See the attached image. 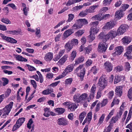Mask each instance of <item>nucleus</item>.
<instances>
[{
	"label": "nucleus",
	"instance_id": "nucleus-1",
	"mask_svg": "<svg viewBox=\"0 0 132 132\" xmlns=\"http://www.w3.org/2000/svg\"><path fill=\"white\" fill-rule=\"evenodd\" d=\"M85 71V69L83 67H78L75 70V72L77 73V76L80 78L81 81L83 80Z\"/></svg>",
	"mask_w": 132,
	"mask_h": 132
},
{
	"label": "nucleus",
	"instance_id": "nucleus-2",
	"mask_svg": "<svg viewBox=\"0 0 132 132\" xmlns=\"http://www.w3.org/2000/svg\"><path fill=\"white\" fill-rule=\"evenodd\" d=\"M118 34L116 31L114 29L111 30L106 35L104 36V41L106 42L108 40L112 39L115 37Z\"/></svg>",
	"mask_w": 132,
	"mask_h": 132
},
{
	"label": "nucleus",
	"instance_id": "nucleus-3",
	"mask_svg": "<svg viewBox=\"0 0 132 132\" xmlns=\"http://www.w3.org/2000/svg\"><path fill=\"white\" fill-rule=\"evenodd\" d=\"M98 22L96 21L91 22L90 24L92 26L90 29V33L93 34H96L99 31V29L97 27Z\"/></svg>",
	"mask_w": 132,
	"mask_h": 132
},
{
	"label": "nucleus",
	"instance_id": "nucleus-4",
	"mask_svg": "<svg viewBox=\"0 0 132 132\" xmlns=\"http://www.w3.org/2000/svg\"><path fill=\"white\" fill-rule=\"evenodd\" d=\"M13 104V102H11L8 105L1 110L3 111L2 113H3V116L8 115L12 108Z\"/></svg>",
	"mask_w": 132,
	"mask_h": 132
},
{
	"label": "nucleus",
	"instance_id": "nucleus-5",
	"mask_svg": "<svg viewBox=\"0 0 132 132\" xmlns=\"http://www.w3.org/2000/svg\"><path fill=\"white\" fill-rule=\"evenodd\" d=\"M128 28V26L125 24L121 25L117 31L118 35L119 36L124 34L127 30Z\"/></svg>",
	"mask_w": 132,
	"mask_h": 132
},
{
	"label": "nucleus",
	"instance_id": "nucleus-6",
	"mask_svg": "<svg viewBox=\"0 0 132 132\" xmlns=\"http://www.w3.org/2000/svg\"><path fill=\"white\" fill-rule=\"evenodd\" d=\"M106 42H101L99 43L98 46V50L101 52H104L107 49V46L106 45Z\"/></svg>",
	"mask_w": 132,
	"mask_h": 132
},
{
	"label": "nucleus",
	"instance_id": "nucleus-7",
	"mask_svg": "<svg viewBox=\"0 0 132 132\" xmlns=\"http://www.w3.org/2000/svg\"><path fill=\"white\" fill-rule=\"evenodd\" d=\"M98 84L100 87L102 88V89H103L107 86V81L103 77H101L99 79Z\"/></svg>",
	"mask_w": 132,
	"mask_h": 132
},
{
	"label": "nucleus",
	"instance_id": "nucleus-8",
	"mask_svg": "<svg viewBox=\"0 0 132 132\" xmlns=\"http://www.w3.org/2000/svg\"><path fill=\"white\" fill-rule=\"evenodd\" d=\"M96 89V87L95 85H93L91 89L90 93L88 97V102H89L91 99H92L94 97Z\"/></svg>",
	"mask_w": 132,
	"mask_h": 132
},
{
	"label": "nucleus",
	"instance_id": "nucleus-9",
	"mask_svg": "<svg viewBox=\"0 0 132 132\" xmlns=\"http://www.w3.org/2000/svg\"><path fill=\"white\" fill-rule=\"evenodd\" d=\"M116 23L113 21L108 22L103 27L104 29H112L116 25Z\"/></svg>",
	"mask_w": 132,
	"mask_h": 132
},
{
	"label": "nucleus",
	"instance_id": "nucleus-10",
	"mask_svg": "<svg viewBox=\"0 0 132 132\" xmlns=\"http://www.w3.org/2000/svg\"><path fill=\"white\" fill-rule=\"evenodd\" d=\"M116 52L112 54L114 56H115L116 55H119L121 54L123 51V48L122 47L119 46L116 47Z\"/></svg>",
	"mask_w": 132,
	"mask_h": 132
},
{
	"label": "nucleus",
	"instance_id": "nucleus-11",
	"mask_svg": "<svg viewBox=\"0 0 132 132\" xmlns=\"http://www.w3.org/2000/svg\"><path fill=\"white\" fill-rule=\"evenodd\" d=\"M122 86H118L116 87L115 89V94L116 95L119 97H120L122 95Z\"/></svg>",
	"mask_w": 132,
	"mask_h": 132
},
{
	"label": "nucleus",
	"instance_id": "nucleus-12",
	"mask_svg": "<svg viewBox=\"0 0 132 132\" xmlns=\"http://www.w3.org/2000/svg\"><path fill=\"white\" fill-rule=\"evenodd\" d=\"M57 121V123L60 125L65 126L68 123L67 121L64 118L58 119Z\"/></svg>",
	"mask_w": 132,
	"mask_h": 132
},
{
	"label": "nucleus",
	"instance_id": "nucleus-13",
	"mask_svg": "<svg viewBox=\"0 0 132 132\" xmlns=\"http://www.w3.org/2000/svg\"><path fill=\"white\" fill-rule=\"evenodd\" d=\"M22 6L23 7L22 11L24 14L26 16H27L29 11V7L27 6L26 4L23 3H22Z\"/></svg>",
	"mask_w": 132,
	"mask_h": 132
},
{
	"label": "nucleus",
	"instance_id": "nucleus-14",
	"mask_svg": "<svg viewBox=\"0 0 132 132\" xmlns=\"http://www.w3.org/2000/svg\"><path fill=\"white\" fill-rule=\"evenodd\" d=\"M73 32V31L72 29H69L66 30L63 34L64 38L65 39L67 38Z\"/></svg>",
	"mask_w": 132,
	"mask_h": 132
},
{
	"label": "nucleus",
	"instance_id": "nucleus-15",
	"mask_svg": "<svg viewBox=\"0 0 132 132\" xmlns=\"http://www.w3.org/2000/svg\"><path fill=\"white\" fill-rule=\"evenodd\" d=\"M98 5H95L90 7L86 10V11L88 13H93L95 12V10L98 7Z\"/></svg>",
	"mask_w": 132,
	"mask_h": 132
},
{
	"label": "nucleus",
	"instance_id": "nucleus-16",
	"mask_svg": "<svg viewBox=\"0 0 132 132\" xmlns=\"http://www.w3.org/2000/svg\"><path fill=\"white\" fill-rule=\"evenodd\" d=\"M53 54L51 52L47 53L44 57V59L46 61H51L53 58Z\"/></svg>",
	"mask_w": 132,
	"mask_h": 132
},
{
	"label": "nucleus",
	"instance_id": "nucleus-17",
	"mask_svg": "<svg viewBox=\"0 0 132 132\" xmlns=\"http://www.w3.org/2000/svg\"><path fill=\"white\" fill-rule=\"evenodd\" d=\"M123 43L125 44H129L131 41V38L128 36H125L122 40Z\"/></svg>",
	"mask_w": 132,
	"mask_h": 132
},
{
	"label": "nucleus",
	"instance_id": "nucleus-18",
	"mask_svg": "<svg viewBox=\"0 0 132 132\" xmlns=\"http://www.w3.org/2000/svg\"><path fill=\"white\" fill-rule=\"evenodd\" d=\"M123 15V13L119 10L116 11L115 15V17L117 20L119 19Z\"/></svg>",
	"mask_w": 132,
	"mask_h": 132
},
{
	"label": "nucleus",
	"instance_id": "nucleus-19",
	"mask_svg": "<svg viewBox=\"0 0 132 132\" xmlns=\"http://www.w3.org/2000/svg\"><path fill=\"white\" fill-rule=\"evenodd\" d=\"M68 56L66 55H64L61 59H60L58 62L57 64L59 65H62L67 60Z\"/></svg>",
	"mask_w": 132,
	"mask_h": 132
},
{
	"label": "nucleus",
	"instance_id": "nucleus-20",
	"mask_svg": "<svg viewBox=\"0 0 132 132\" xmlns=\"http://www.w3.org/2000/svg\"><path fill=\"white\" fill-rule=\"evenodd\" d=\"M15 58L16 60L19 61L26 62L27 61V60L26 59L24 58L20 55H16Z\"/></svg>",
	"mask_w": 132,
	"mask_h": 132
},
{
	"label": "nucleus",
	"instance_id": "nucleus-21",
	"mask_svg": "<svg viewBox=\"0 0 132 132\" xmlns=\"http://www.w3.org/2000/svg\"><path fill=\"white\" fill-rule=\"evenodd\" d=\"M77 105L75 103L70 102L68 109L71 111H73L77 108Z\"/></svg>",
	"mask_w": 132,
	"mask_h": 132
},
{
	"label": "nucleus",
	"instance_id": "nucleus-22",
	"mask_svg": "<svg viewBox=\"0 0 132 132\" xmlns=\"http://www.w3.org/2000/svg\"><path fill=\"white\" fill-rule=\"evenodd\" d=\"M80 96V94L79 93L75 94L73 97V100L74 101L77 103L81 102Z\"/></svg>",
	"mask_w": 132,
	"mask_h": 132
},
{
	"label": "nucleus",
	"instance_id": "nucleus-23",
	"mask_svg": "<svg viewBox=\"0 0 132 132\" xmlns=\"http://www.w3.org/2000/svg\"><path fill=\"white\" fill-rule=\"evenodd\" d=\"M88 95L86 93H84L80 96V99L81 102H83L85 101L87 99H88Z\"/></svg>",
	"mask_w": 132,
	"mask_h": 132
},
{
	"label": "nucleus",
	"instance_id": "nucleus-24",
	"mask_svg": "<svg viewBox=\"0 0 132 132\" xmlns=\"http://www.w3.org/2000/svg\"><path fill=\"white\" fill-rule=\"evenodd\" d=\"M102 13H100L93 16L92 19L94 20H97L101 21L102 20Z\"/></svg>",
	"mask_w": 132,
	"mask_h": 132
},
{
	"label": "nucleus",
	"instance_id": "nucleus-25",
	"mask_svg": "<svg viewBox=\"0 0 132 132\" xmlns=\"http://www.w3.org/2000/svg\"><path fill=\"white\" fill-rule=\"evenodd\" d=\"M65 48L69 52L73 48V46L71 45L70 41L67 43L65 45Z\"/></svg>",
	"mask_w": 132,
	"mask_h": 132
},
{
	"label": "nucleus",
	"instance_id": "nucleus-26",
	"mask_svg": "<svg viewBox=\"0 0 132 132\" xmlns=\"http://www.w3.org/2000/svg\"><path fill=\"white\" fill-rule=\"evenodd\" d=\"M129 7V5L128 4H122L120 7L119 11L122 12L125 11Z\"/></svg>",
	"mask_w": 132,
	"mask_h": 132
},
{
	"label": "nucleus",
	"instance_id": "nucleus-27",
	"mask_svg": "<svg viewBox=\"0 0 132 132\" xmlns=\"http://www.w3.org/2000/svg\"><path fill=\"white\" fill-rule=\"evenodd\" d=\"M55 112L59 114L63 113L65 111V109L62 108H57L55 109Z\"/></svg>",
	"mask_w": 132,
	"mask_h": 132
},
{
	"label": "nucleus",
	"instance_id": "nucleus-28",
	"mask_svg": "<svg viewBox=\"0 0 132 132\" xmlns=\"http://www.w3.org/2000/svg\"><path fill=\"white\" fill-rule=\"evenodd\" d=\"M53 92L52 89H47L42 92V94L44 95H48Z\"/></svg>",
	"mask_w": 132,
	"mask_h": 132
},
{
	"label": "nucleus",
	"instance_id": "nucleus-29",
	"mask_svg": "<svg viewBox=\"0 0 132 132\" xmlns=\"http://www.w3.org/2000/svg\"><path fill=\"white\" fill-rule=\"evenodd\" d=\"M86 113L84 112H83L81 113L79 116V120L80 123H81L84 117H85Z\"/></svg>",
	"mask_w": 132,
	"mask_h": 132
},
{
	"label": "nucleus",
	"instance_id": "nucleus-30",
	"mask_svg": "<svg viewBox=\"0 0 132 132\" xmlns=\"http://www.w3.org/2000/svg\"><path fill=\"white\" fill-rule=\"evenodd\" d=\"M76 56V52L75 51H73L72 52L69 59L71 61H73L75 58Z\"/></svg>",
	"mask_w": 132,
	"mask_h": 132
},
{
	"label": "nucleus",
	"instance_id": "nucleus-31",
	"mask_svg": "<svg viewBox=\"0 0 132 132\" xmlns=\"http://www.w3.org/2000/svg\"><path fill=\"white\" fill-rule=\"evenodd\" d=\"M92 48L91 46H88L87 47L84 48V51L86 54H89L92 50Z\"/></svg>",
	"mask_w": 132,
	"mask_h": 132
},
{
	"label": "nucleus",
	"instance_id": "nucleus-32",
	"mask_svg": "<svg viewBox=\"0 0 132 132\" xmlns=\"http://www.w3.org/2000/svg\"><path fill=\"white\" fill-rule=\"evenodd\" d=\"M112 125H111V123L108 126L105 128L103 132H110L112 129Z\"/></svg>",
	"mask_w": 132,
	"mask_h": 132
},
{
	"label": "nucleus",
	"instance_id": "nucleus-33",
	"mask_svg": "<svg viewBox=\"0 0 132 132\" xmlns=\"http://www.w3.org/2000/svg\"><path fill=\"white\" fill-rule=\"evenodd\" d=\"M70 41L71 45H72L73 46H74L77 45L78 43V40L77 39H73Z\"/></svg>",
	"mask_w": 132,
	"mask_h": 132
},
{
	"label": "nucleus",
	"instance_id": "nucleus-34",
	"mask_svg": "<svg viewBox=\"0 0 132 132\" xmlns=\"http://www.w3.org/2000/svg\"><path fill=\"white\" fill-rule=\"evenodd\" d=\"M8 67H1L2 69H4L3 72L7 74L8 75H11L13 73V72L11 71H9L7 70H5V69H7Z\"/></svg>",
	"mask_w": 132,
	"mask_h": 132
},
{
	"label": "nucleus",
	"instance_id": "nucleus-35",
	"mask_svg": "<svg viewBox=\"0 0 132 132\" xmlns=\"http://www.w3.org/2000/svg\"><path fill=\"white\" fill-rule=\"evenodd\" d=\"M7 41L12 44H15L17 42V41L15 39L9 37H8Z\"/></svg>",
	"mask_w": 132,
	"mask_h": 132
},
{
	"label": "nucleus",
	"instance_id": "nucleus-36",
	"mask_svg": "<svg viewBox=\"0 0 132 132\" xmlns=\"http://www.w3.org/2000/svg\"><path fill=\"white\" fill-rule=\"evenodd\" d=\"M1 21L6 24H11V21L9 19L6 18H2Z\"/></svg>",
	"mask_w": 132,
	"mask_h": 132
},
{
	"label": "nucleus",
	"instance_id": "nucleus-37",
	"mask_svg": "<svg viewBox=\"0 0 132 132\" xmlns=\"http://www.w3.org/2000/svg\"><path fill=\"white\" fill-rule=\"evenodd\" d=\"M2 79L3 81V83H2L3 86H5L8 84L9 80L3 77Z\"/></svg>",
	"mask_w": 132,
	"mask_h": 132
},
{
	"label": "nucleus",
	"instance_id": "nucleus-38",
	"mask_svg": "<svg viewBox=\"0 0 132 132\" xmlns=\"http://www.w3.org/2000/svg\"><path fill=\"white\" fill-rule=\"evenodd\" d=\"M21 125H20L17 122H16L14 126L13 127L12 129V131H14L18 129L20 126Z\"/></svg>",
	"mask_w": 132,
	"mask_h": 132
},
{
	"label": "nucleus",
	"instance_id": "nucleus-39",
	"mask_svg": "<svg viewBox=\"0 0 132 132\" xmlns=\"http://www.w3.org/2000/svg\"><path fill=\"white\" fill-rule=\"evenodd\" d=\"M99 70V68L96 67H93L91 69V71L94 74L97 73Z\"/></svg>",
	"mask_w": 132,
	"mask_h": 132
},
{
	"label": "nucleus",
	"instance_id": "nucleus-40",
	"mask_svg": "<svg viewBox=\"0 0 132 132\" xmlns=\"http://www.w3.org/2000/svg\"><path fill=\"white\" fill-rule=\"evenodd\" d=\"M25 118H19L17 121V122L21 126L24 123L25 120Z\"/></svg>",
	"mask_w": 132,
	"mask_h": 132
},
{
	"label": "nucleus",
	"instance_id": "nucleus-41",
	"mask_svg": "<svg viewBox=\"0 0 132 132\" xmlns=\"http://www.w3.org/2000/svg\"><path fill=\"white\" fill-rule=\"evenodd\" d=\"M127 96L129 99H132V87L130 88L128 91Z\"/></svg>",
	"mask_w": 132,
	"mask_h": 132
},
{
	"label": "nucleus",
	"instance_id": "nucleus-42",
	"mask_svg": "<svg viewBox=\"0 0 132 132\" xmlns=\"http://www.w3.org/2000/svg\"><path fill=\"white\" fill-rule=\"evenodd\" d=\"M114 112V110H112L110 112L106 118V121H107L113 115Z\"/></svg>",
	"mask_w": 132,
	"mask_h": 132
},
{
	"label": "nucleus",
	"instance_id": "nucleus-43",
	"mask_svg": "<svg viewBox=\"0 0 132 132\" xmlns=\"http://www.w3.org/2000/svg\"><path fill=\"white\" fill-rule=\"evenodd\" d=\"M77 23L78 24V28H80L83 25V24L82 23V22L81 20V19H79L77 20Z\"/></svg>",
	"mask_w": 132,
	"mask_h": 132
},
{
	"label": "nucleus",
	"instance_id": "nucleus-44",
	"mask_svg": "<svg viewBox=\"0 0 132 132\" xmlns=\"http://www.w3.org/2000/svg\"><path fill=\"white\" fill-rule=\"evenodd\" d=\"M121 78L118 75H116L115 76V78L114 80V84H116L120 81L121 80Z\"/></svg>",
	"mask_w": 132,
	"mask_h": 132
},
{
	"label": "nucleus",
	"instance_id": "nucleus-45",
	"mask_svg": "<svg viewBox=\"0 0 132 132\" xmlns=\"http://www.w3.org/2000/svg\"><path fill=\"white\" fill-rule=\"evenodd\" d=\"M92 117V112H89L87 114L86 118H87L88 122V123H89L90 121H91Z\"/></svg>",
	"mask_w": 132,
	"mask_h": 132
},
{
	"label": "nucleus",
	"instance_id": "nucleus-46",
	"mask_svg": "<svg viewBox=\"0 0 132 132\" xmlns=\"http://www.w3.org/2000/svg\"><path fill=\"white\" fill-rule=\"evenodd\" d=\"M9 33L13 35H17L20 33V31L18 30H14L9 31Z\"/></svg>",
	"mask_w": 132,
	"mask_h": 132
},
{
	"label": "nucleus",
	"instance_id": "nucleus-47",
	"mask_svg": "<svg viewBox=\"0 0 132 132\" xmlns=\"http://www.w3.org/2000/svg\"><path fill=\"white\" fill-rule=\"evenodd\" d=\"M118 119H119L117 118L116 116L115 117H113L111 119V121L110 122V123H111H111H116L118 121Z\"/></svg>",
	"mask_w": 132,
	"mask_h": 132
},
{
	"label": "nucleus",
	"instance_id": "nucleus-48",
	"mask_svg": "<svg viewBox=\"0 0 132 132\" xmlns=\"http://www.w3.org/2000/svg\"><path fill=\"white\" fill-rule=\"evenodd\" d=\"M105 114H103L100 117L99 119L98 122V123L100 124V125L101 124L103 123L104 120V119L105 117Z\"/></svg>",
	"mask_w": 132,
	"mask_h": 132
},
{
	"label": "nucleus",
	"instance_id": "nucleus-49",
	"mask_svg": "<svg viewBox=\"0 0 132 132\" xmlns=\"http://www.w3.org/2000/svg\"><path fill=\"white\" fill-rule=\"evenodd\" d=\"M95 34H92L90 33V35L89 36L90 42H91L95 39Z\"/></svg>",
	"mask_w": 132,
	"mask_h": 132
},
{
	"label": "nucleus",
	"instance_id": "nucleus-50",
	"mask_svg": "<svg viewBox=\"0 0 132 132\" xmlns=\"http://www.w3.org/2000/svg\"><path fill=\"white\" fill-rule=\"evenodd\" d=\"M40 33V28H37L36 30L35 34L39 38L41 36Z\"/></svg>",
	"mask_w": 132,
	"mask_h": 132
},
{
	"label": "nucleus",
	"instance_id": "nucleus-51",
	"mask_svg": "<svg viewBox=\"0 0 132 132\" xmlns=\"http://www.w3.org/2000/svg\"><path fill=\"white\" fill-rule=\"evenodd\" d=\"M33 121H32V119H30L29 120L28 123H27V127L29 129H30L31 128V125L33 123Z\"/></svg>",
	"mask_w": 132,
	"mask_h": 132
},
{
	"label": "nucleus",
	"instance_id": "nucleus-52",
	"mask_svg": "<svg viewBox=\"0 0 132 132\" xmlns=\"http://www.w3.org/2000/svg\"><path fill=\"white\" fill-rule=\"evenodd\" d=\"M72 81V79L71 78H69L66 79L65 80V84L66 85H70Z\"/></svg>",
	"mask_w": 132,
	"mask_h": 132
},
{
	"label": "nucleus",
	"instance_id": "nucleus-53",
	"mask_svg": "<svg viewBox=\"0 0 132 132\" xmlns=\"http://www.w3.org/2000/svg\"><path fill=\"white\" fill-rule=\"evenodd\" d=\"M88 13L86 11V10L84 11H82L80 12L79 14L80 16L81 17H83L85 16Z\"/></svg>",
	"mask_w": 132,
	"mask_h": 132
},
{
	"label": "nucleus",
	"instance_id": "nucleus-54",
	"mask_svg": "<svg viewBox=\"0 0 132 132\" xmlns=\"http://www.w3.org/2000/svg\"><path fill=\"white\" fill-rule=\"evenodd\" d=\"M75 0H69L67 4V6H68L76 3Z\"/></svg>",
	"mask_w": 132,
	"mask_h": 132
},
{
	"label": "nucleus",
	"instance_id": "nucleus-55",
	"mask_svg": "<svg viewBox=\"0 0 132 132\" xmlns=\"http://www.w3.org/2000/svg\"><path fill=\"white\" fill-rule=\"evenodd\" d=\"M68 19L67 21V22H71L73 19L74 15L72 14H69L68 15Z\"/></svg>",
	"mask_w": 132,
	"mask_h": 132
},
{
	"label": "nucleus",
	"instance_id": "nucleus-56",
	"mask_svg": "<svg viewBox=\"0 0 132 132\" xmlns=\"http://www.w3.org/2000/svg\"><path fill=\"white\" fill-rule=\"evenodd\" d=\"M112 0H104L103 2V4L105 5H107L110 4Z\"/></svg>",
	"mask_w": 132,
	"mask_h": 132
},
{
	"label": "nucleus",
	"instance_id": "nucleus-57",
	"mask_svg": "<svg viewBox=\"0 0 132 132\" xmlns=\"http://www.w3.org/2000/svg\"><path fill=\"white\" fill-rule=\"evenodd\" d=\"M84 33V31L82 30H80L76 32V35L77 36L79 37L81 36Z\"/></svg>",
	"mask_w": 132,
	"mask_h": 132
},
{
	"label": "nucleus",
	"instance_id": "nucleus-58",
	"mask_svg": "<svg viewBox=\"0 0 132 132\" xmlns=\"http://www.w3.org/2000/svg\"><path fill=\"white\" fill-rule=\"evenodd\" d=\"M119 102V100L118 99H114L113 102L112 103L111 107H112L114 105V104H118Z\"/></svg>",
	"mask_w": 132,
	"mask_h": 132
},
{
	"label": "nucleus",
	"instance_id": "nucleus-59",
	"mask_svg": "<svg viewBox=\"0 0 132 132\" xmlns=\"http://www.w3.org/2000/svg\"><path fill=\"white\" fill-rule=\"evenodd\" d=\"M53 77V74L51 73H48L46 75V77L49 79H52Z\"/></svg>",
	"mask_w": 132,
	"mask_h": 132
},
{
	"label": "nucleus",
	"instance_id": "nucleus-60",
	"mask_svg": "<svg viewBox=\"0 0 132 132\" xmlns=\"http://www.w3.org/2000/svg\"><path fill=\"white\" fill-rule=\"evenodd\" d=\"M30 82L31 85H32L33 87L36 89L37 87V84L36 82L34 80H31Z\"/></svg>",
	"mask_w": 132,
	"mask_h": 132
},
{
	"label": "nucleus",
	"instance_id": "nucleus-61",
	"mask_svg": "<svg viewBox=\"0 0 132 132\" xmlns=\"http://www.w3.org/2000/svg\"><path fill=\"white\" fill-rule=\"evenodd\" d=\"M122 67H116L114 68V70L117 72H120L122 70Z\"/></svg>",
	"mask_w": 132,
	"mask_h": 132
},
{
	"label": "nucleus",
	"instance_id": "nucleus-62",
	"mask_svg": "<svg viewBox=\"0 0 132 132\" xmlns=\"http://www.w3.org/2000/svg\"><path fill=\"white\" fill-rule=\"evenodd\" d=\"M61 36V34H59L56 36L55 38V40L56 42L59 41L60 40V38Z\"/></svg>",
	"mask_w": 132,
	"mask_h": 132
},
{
	"label": "nucleus",
	"instance_id": "nucleus-63",
	"mask_svg": "<svg viewBox=\"0 0 132 132\" xmlns=\"http://www.w3.org/2000/svg\"><path fill=\"white\" fill-rule=\"evenodd\" d=\"M107 102V99H103L101 104V107H102L105 106Z\"/></svg>",
	"mask_w": 132,
	"mask_h": 132
},
{
	"label": "nucleus",
	"instance_id": "nucleus-64",
	"mask_svg": "<svg viewBox=\"0 0 132 132\" xmlns=\"http://www.w3.org/2000/svg\"><path fill=\"white\" fill-rule=\"evenodd\" d=\"M73 69V67H67L65 69V70L67 72H70Z\"/></svg>",
	"mask_w": 132,
	"mask_h": 132
}]
</instances>
